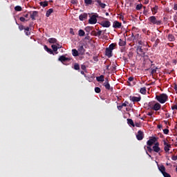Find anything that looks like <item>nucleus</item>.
Here are the masks:
<instances>
[{
  "label": "nucleus",
  "instance_id": "1",
  "mask_svg": "<svg viewBox=\"0 0 177 177\" xmlns=\"http://www.w3.org/2000/svg\"><path fill=\"white\" fill-rule=\"evenodd\" d=\"M156 99L161 104H164L167 100H168V95L165 93H162L160 95H156Z\"/></svg>",
  "mask_w": 177,
  "mask_h": 177
},
{
  "label": "nucleus",
  "instance_id": "2",
  "mask_svg": "<svg viewBox=\"0 0 177 177\" xmlns=\"http://www.w3.org/2000/svg\"><path fill=\"white\" fill-rule=\"evenodd\" d=\"M148 21L151 24L160 26L161 25V21H158L156 16H151L148 18Z\"/></svg>",
  "mask_w": 177,
  "mask_h": 177
},
{
  "label": "nucleus",
  "instance_id": "3",
  "mask_svg": "<svg viewBox=\"0 0 177 177\" xmlns=\"http://www.w3.org/2000/svg\"><path fill=\"white\" fill-rule=\"evenodd\" d=\"M152 149L155 153H158V154L162 153V150H161V148H160L159 142L155 143L154 145L152 147Z\"/></svg>",
  "mask_w": 177,
  "mask_h": 177
},
{
  "label": "nucleus",
  "instance_id": "4",
  "mask_svg": "<svg viewBox=\"0 0 177 177\" xmlns=\"http://www.w3.org/2000/svg\"><path fill=\"white\" fill-rule=\"evenodd\" d=\"M136 50L140 56H145L146 55V48H142V46H138Z\"/></svg>",
  "mask_w": 177,
  "mask_h": 177
},
{
  "label": "nucleus",
  "instance_id": "5",
  "mask_svg": "<svg viewBox=\"0 0 177 177\" xmlns=\"http://www.w3.org/2000/svg\"><path fill=\"white\" fill-rule=\"evenodd\" d=\"M97 15H93L91 17V18L88 19L89 24H96L97 23Z\"/></svg>",
  "mask_w": 177,
  "mask_h": 177
},
{
  "label": "nucleus",
  "instance_id": "6",
  "mask_svg": "<svg viewBox=\"0 0 177 177\" xmlns=\"http://www.w3.org/2000/svg\"><path fill=\"white\" fill-rule=\"evenodd\" d=\"M156 142H157V138H156V137H152L151 138H150V139L147 142V146L151 147L153 145H156Z\"/></svg>",
  "mask_w": 177,
  "mask_h": 177
},
{
  "label": "nucleus",
  "instance_id": "7",
  "mask_svg": "<svg viewBox=\"0 0 177 177\" xmlns=\"http://www.w3.org/2000/svg\"><path fill=\"white\" fill-rule=\"evenodd\" d=\"M58 60H59V62H62L63 63V64H64V63H66V62H70V60H71V58L66 57V56H64V55H61L59 57Z\"/></svg>",
  "mask_w": 177,
  "mask_h": 177
},
{
  "label": "nucleus",
  "instance_id": "8",
  "mask_svg": "<svg viewBox=\"0 0 177 177\" xmlns=\"http://www.w3.org/2000/svg\"><path fill=\"white\" fill-rule=\"evenodd\" d=\"M136 138L138 140H143V138H145V133L143 131L139 130L138 131V134L136 135Z\"/></svg>",
  "mask_w": 177,
  "mask_h": 177
},
{
  "label": "nucleus",
  "instance_id": "9",
  "mask_svg": "<svg viewBox=\"0 0 177 177\" xmlns=\"http://www.w3.org/2000/svg\"><path fill=\"white\" fill-rule=\"evenodd\" d=\"M100 26H102V27H105L106 28H109V27L111 26V22H110L109 21H102L100 23Z\"/></svg>",
  "mask_w": 177,
  "mask_h": 177
},
{
  "label": "nucleus",
  "instance_id": "10",
  "mask_svg": "<svg viewBox=\"0 0 177 177\" xmlns=\"http://www.w3.org/2000/svg\"><path fill=\"white\" fill-rule=\"evenodd\" d=\"M164 150L166 153H169V149H171V145L168 144V142H167V141L164 140Z\"/></svg>",
  "mask_w": 177,
  "mask_h": 177
},
{
  "label": "nucleus",
  "instance_id": "11",
  "mask_svg": "<svg viewBox=\"0 0 177 177\" xmlns=\"http://www.w3.org/2000/svg\"><path fill=\"white\" fill-rule=\"evenodd\" d=\"M105 55L109 58L112 57H113V50H110V48H106Z\"/></svg>",
  "mask_w": 177,
  "mask_h": 177
},
{
  "label": "nucleus",
  "instance_id": "12",
  "mask_svg": "<svg viewBox=\"0 0 177 177\" xmlns=\"http://www.w3.org/2000/svg\"><path fill=\"white\" fill-rule=\"evenodd\" d=\"M103 86H105V89H106L107 91H110L111 92H113V87H111V86H110L109 82H104L103 84Z\"/></svg>",
  "mask_w": 177,
  "mask_h": 177
},
{
  "label": "nucleus",
  "instance_id": "13",
  "mask_svg": "<svg viewBox=\"0 0 177 177\" xmlns=\"http://www.w3.org/2000/svg\"><path fill=\"white\" fill-rule=\"evenodd\" d=\"M161 109V104L158 102H156L153 104V107H152V110H154L155 111H158V110Z\"/></svg>",
  "mask_w": 177,
  "mask_h": 177
},
{
  "label": "nucleus",
  "instance_id": "14",
  "mask_svg": "<svg viewBox=\"0 0 177 177\" xmlns=\"http://www.w3.org/2000/svg\"><path fill=\"white\" fill-rule=\"evenodd\" d=\"M30 15V18L32 20H35V17H37L38 16V11H33V12H29Z\"/></svg>",
  "mask_w": 177,
  "mask_h": 177
},
{
  "label": "nucleus",
  "instance_id": "15",
  "mask_svg": "<svg viewBox=\"0 0 177 177\" xmlns=\"http://www.w3.org/2000/svg\"><path fill=\"white\" fill-rule=\"evenodd\" d=\"M122 24L120 22H118V21H115L113 24V28H120L122 27Z\"/></svg>",
  "mask_w": 177,
  "mask_h": 177
},
{
  "label": "nucleus",
  "instance_id": "16",
  "mask_svg": "<svg viewBox=\"0 0 177 177\" xmlns=\"http://www.w3.org/2000/svg\"><path fill=\"white\" fill-rule=\"evenodd\" d=\"M87 18H88V14L86 13L82 14L79 16V19L80 21H84V20H85V19H87Z\"/></svg>",
  "mask_w": 177,
  "mask_h": 177
},
{
  "label": "nucleus",
  "instance_id": "17",
  "mask_svg": "<svg viewBox=\"0 0 177 177\" xmlns=\"http://www.w3.org/2000/svg\"><path fill=\"white\" fill-rule=\"evenodd\" d=\"M131 102H140V100H142V97L139 96V97H135V96H133L131 97Z\"/></svg>",
  "mask_w": 177,
  "mask_h": 177
},
{
  "label": "nucleus",
  "instance_id": "18",
  "mask_svg": "<svg viewBox=\"0 0 177 177\" xmlns=\"http://www.w3.org/2000/svg\"><path fill=\"white\" fill-rule=\"evenodd\" d=\"M151 10L152 12V15H156L158 12V6H155L154 7L151 8Z\"/></svg>",
  "mask_w": 177,
  "mask_h": 177
},
{
  "label": "nucleus",
  "instance_id": "19",
  "mask_svg": "<svg viewBox=\"0 0 177 177\" xmlns=\"http://www.w3.org/2000/svg\"><path fill=\"white\" fill-rule=\"evenodd\" d=\"M96 80L97 81V82H104V75H101L99 77H96Z\"/></svg>",
  "mask_w": 177,
  "mask_h": 177
},
{
  "label": "nucleus",
  "instance_id": "20",
  "mask_svg": "<svg viewBox=\"0 0 177 177\" xmlns=\"http://www.w3.org/2000/svg\"><path fill=\"white\" fill-rule=\"evenodd\" d=\"M167 39L170 42H174V41H175V36L172 34H169Z\"/></svg>",
  "mask_w": 177,
  "mask_h": 177
},
{
  "label": "nucleus",
  "instance_id": "21",
  "mask_svg": "<svg viewBox=\"0 0 177 177\" xmlns=\"http://www.w3.org/2000/svg\"><path fill=\"white\" fill-rule=\"evenodd\" d=\"M95 2H97V3H98V5L102 8L104 9V8H106V4L102 3L101 0H95Z\"/></svg>",
  "mask_w": 177,
  "mask_h": 177
},
{
  "label": "nucleus",
  "instance_id": "22",
  "mask_svg": "<svg viewBox=\"0 0 177 177\" xmlns=\"http://www.w3.org/2000/svg\"><path fill=\"white\" fill-rule=\"evenodd\" d=\"M72 55L75 57H77V56H80V53H78V50H77V49L74 48L72 50Z\"/></svg>",
  "mask_w": 177,
  "mask_h": 177
},
{
  "label": "nucleus",
  "instance_id": "23",
  "mask_svg": "<svg viewBox=\"0 0 177 177\" xmlns=\"http://www.w3.org/2000/svg\"><path fill=\"white\" fill-rule=\"evenodd\" d=\"M158 169L159 171L161 172L162 174H163L164 173H165V167L164 165H160L158 166Z\"/></svg>",
  "mask_w": 177,
  "mask_h": 177
},
{
  "label": "nucleus",
  "instance_id": "24",
  "mask_svg": "<svg viewBox=\"0 0 177 177\" xmlns=\"http://www.w3.org/2000/svg\"><path fill=\"white\" fill-rule=\"evenodd\" d=\"M52 13H53V8L48 9L46 12V17H49Z\"/></svg>",
  "mask_w": 177,
  "mask_h": 177
},
{
  "label": "nucleus",
  "instance_id": "25",
  "mask_svg": "<svg viewBox=\"0 0 177 177\" xmlns=\"http://www.w3.org/2000/svg\"><path fill=\"white\" fill-rule=\"evenodd\" d=\"M78 52H80V53H81V55L85 53V48H84V46H80L78 48Z\"/></svg>",
  "mask_w": 177,
  "mask_h": 177
},
{
  "label": "nucleus",
  "instance_id": "26",
  "mask_svg": "<svg viewBox=\"0 0 177 177\" xmlns=\"http://www.w3.org/2000/svg\"><path fill=\"white\" fill-rule=\"evenodd\" d=\"M24 32L26 35L29 36L31 35V32H30V27H26L24 28Z\"/></svg>",
  "mask_w": 177,
  "mask_h": 177
},
{
  "label": "nucleus",
  "instance_id": "27",
  "mask_svg": "<svg viewBox=\"0 0 177 177\" xmlns=\"http://www.w3.org/2000/svg\"><path fill=\"white\" fill-rule=\"evenodd\" d=\"M44 49H45V50H46V52H48V53H50V55H53V50H52V49L48 48V46L46 45L44 46Z\"/></svg>",
  "mask_w": 177,
  "mask_h": 177
},
{
  "label": "nucleus",
  "instance_id": "28",
  "mask_svg": "<svg viewBox=\"0 0 177 177\" xmlns=\"http://www.w3.org/2000/svg\"><path fill=\"white\" fill-rule=\"evenodd\" d=\"M92 27L91 26H87L84 28L86 32H87V35H89V32H91V31H92Z\"/></svg>",
  "mask_w": 177,
  "mask_h": 177
},
{
  "label": "nucleus",
  "instance_id": "29",
  "mask_svg": "<svg viewBox=\"0 0 177 177\" xmlns=\"http://www.w3.org/2000/svg\"><path fill=\"white\" fill-rule=\"evenodd\" d=\"M40 6H42V8H46L48 6V1H41L39 3Z\"/></svg>",
  "mask_w": 177,
  "mask_h": 177
},
{
  "label": "nucleus",
  "instance_id": "30",
  "mask_svg": "<svg viewBox=\"0 0 177 177\" xmlns=\"http://www.w3.org/2000/svg\"><path fill=\"white\" fill-rule=\"evenodd\" d=\"M115 46H117V44H114V43H112L109 45V49L111 50H114V48H115Z\"/></svg>",
  "mask_w": 177,
  "mask_h": 177
},
{
  "label": "nucleus",
  "instance_id": "31",
  "mask_svg": "<svg viewBox=\"0 0 177 177\" xmlns=\"http://www.w3.org/2000/svg\"><path fill=\"white\" fill-rule=\"evenodd\" d=\"M48 42L49 44H56V42H57V39H56L55 38H49Z\"/></svg>",
  "mask_w": 177,
  "mask_h": 177
},
{
  "label": "nucleus",
  "instance_id": "32",
  "mask_svg": "<svg viewBox=\"0 0 177 177\" xmlns=\"http://www.w3.org/2000/svg\"><path fill=\"white\" fill-rule=\"evenodd\" d=\"M146 92H147L146 87H142L140 89V93H142V95H146Z\"/></svg>",
  "mask_w": 177,
  "mask_h": 177
},
{
  "label": "nucleus",
  "instance_id": "33",
  "mask_svg": "<svg viewBox=\"0 0 177 177\" xmlns=\"http://www.w3.org/2000/svg\"><path fill=\"white\" fill-rule=\"evenodd\" d=\"M127 124H129V125H131V127H135V123H133V120L132 119H127Z\"/></svg>",
  "mask_w": 177,
  "mask_h": 177
},
{
  "label": "nucleus",
  "instance_id": "34",
  "mask_svg": "<svg viewBox=\"0 0 177 177\" xmlns=\"http://www.w3.org/2000/svg\"><path fill=\"white\" fill-rule=\"evenodd\" d=\"M127 42L124 41L122 39H120L119 46H125Z\"/></svg>",
  "mask_w": 177,
  "mask_h": 177
},
{
  "label": "nucleus",
  "instance_id": "35",
  "mask_svg": "<svg viewBox=\"0 0 177 177\" xmlns=\"http://www.w3.org/2000/svg\"><path fill=\"white\" fill-rule=\"evenodd\" d=\"M15 10L16 12H21V10H23V9L21 8V6H17L15 7Z\"/></svg>",
  "mask_w": 177,
  "mask_h": 177
},
{
  "label": "nucleus",
  "instance_id": "36",
  "mask_svg": "<svg viewBox=\"0 0 177 177\" xmlns=\"http://www.w3.org/2000/svg\"><path fill=\"white\" fill-rule=\"evenodd\" d=\"M84 35H85V31H84V30L82 29L79 30V36L84 37Z\"/></svg>",
  "mask_w": 177,
  "mask_h": 177
},
{
  "label": "nucleus",
  "instance_id": "37",
  "mask_svg": "<svg viewBox=\"0 0 177 177\" xmlns=\"http://www.w3.org/2000/svg\"><path fill=\"white\" fill-rule=\"evenodd\" d=\"M142 8H143V5L142 3L138 4L136 6V10H140V9H142Z\"/></svg>",
  "mask_w": 177,
  "mask_h": 177
},
{
  "label": "nucleus",
  "instance_id": "38",
  "mask_svg": "<svg viewBox=\"0 0 177 177\" xmlns=\"http://www.w3.org/2000/svg\"><path fill=\"white\" fill-rule=\"evenodd\" d=\"M74 70L80 71V64L78 63H75L73 66Z\"/></svg>",
  "mask_w": 177,
  "mask_h": 177
},
{
  "label": "nucleus",
  "instance_id": "39",
  "mask_svg": "<svg viewBox=\"0 0 177 177\" xmlns=\"http://www.w3.org/2000/svg\"><path fill=\"white\" fill-rule=\"evenodd\" d=\"M132 37H134L136 39H140V35L138 33H132Z\"/></svg>",
  "mask_w": 177,
  "mask_h": 177
},
{
  "label": "nucleus",
  "instance_id": "40",
  "mask_svg": "<svg viewBox=\"0 0 177 177\" xmlns=\"http://www.w3.org/2000/svg\"><path fill=\"white\" fill-rule=\"evenodd\" d=\"M51 48H52L53 52H57L58 48H57V45L53 44L51 46Z\"/></svg>",
  "mask_w": 177,
  "mask_h": 177
},
{
  "label": "nucleus",
  "instance_id": "41",
  "mask_svg": "<svg viewBox=\"0 0 177 177\" xmlns=\"http://www.w3.org/2000/svg\"><path fill=\"white\" fill-rule=\"evenodd\" d=\"M134 80L135 78L133 77H129L127 81L129 85H131V82H132Z\"/></svg>",
  "mask_w": 177,
  "mask_h": 177
},
{
  "label": "nucleus",
  "instance_id": "42",
  "mask_svg": "<svg viewBox=\"0 0 177 177\" xmlns=\"http://www.w3.org/2000/svg\"><path fill=\"white\" fill-rule=\"evenodd\" d=\"M153 106H154V102H149L148 104L149 109H151V110H153Z\"/></svg>",
  "mask_w": 177,
  "mask_h": 177
},
{
  "label": "nucleus",
  "instance_id": "43",
  "mask_svg": "<svg viewBox=\"0 0 177 177\" xmlns=\"http://www.w3.org/2000/svg\"><path fill=\"white\" fill-rule=\"evenodd\" d=\"M158 44H160V39H157L155 41V43H154V44H153V46H154L155 48H156V46H158Z\"/></svg>",
  "mask_w": 177,
  "mask_h": 177
},
{
  "label": "nucleus",
  "instance_id": "44",
  "mask_svg": "<svg viewBox=\"0 0 177 177\" xmlns=\"http://www.w3.org/2000/svg\"><path fill=\"white\" fill-rule=\"evenodd\" d=\"M84 3L86 5H92V0H84Z\"/></svg>",
  "mask_w": 177,
  "mask_h": 177
},
{
  "label": "nucleus",
  "instance_id": "45",
  "mask_svg": "<svg viewBox=\"0 0 177 177\" xmlns=\"http://www.w3.org/2000/svg\"><path fill=\"white\" fill-rule=\"evenodd\" d=\"M95 93H100V92H102V90L99 87H95Z\"/></svg>",
  "mask_w": 177,
  "mask_h": 177
},
{
  "label": "nucleus",
  "instance_id": "46",
  "mask_svg": "<svg viewBox=\"0 0 177 177\" xmlns=\"http://www.w3.org/2000/svg\"><path fill=\"white\" fill-rule=\"evenodd\" d=\"M95 37H100L102 35V30H99L98 32L95 33Z\"/></svg>",
  "mask_w": 177,
  "mask_h": 177
},
{
  "label": "nucleus",
  "instance_id": "47",
  "mask_svg": "<svg viewBox=\"0 0 177 177\" xmlns=\"http://www.w3.org/2000/svg\"><path fill=\"white\" fill-rule=\"evenodd\" d=\"M81 68L82 70H83V71H85V73H86V66H85L84 64H82Z\"/></svg>",
  "mask_w": 177,
  "mask_h": 177
},
{
  "label": "nucleus",
  "instance_id": "48",
  "mask_svg": "<svg viewBox=\"0 0 177 177\" xmlns=\"http://www.w3.org/2000/svg\"><path fill=\"white\" fill-rule=\"evenodd\" d=\"M19 20L20 21H28V19H26L24 17H20Z\"/></svg>",
  "mask_w": 177,
  "mask_h": 177
},
{
  "label": "nucleus",
  "instance_id": "49",
  "mask_svg": "<svg viewBox=\"0 0 177 177\" xmlns=\"http://www.w3.org/2000/svg\"><path fill=\"white\" fill-rule=\"evenodd\" d=\"M147 149L149 153H151V151H153V148H151V147H150L149 145L147 147Z\"/></svg>",
  "mask_w": 177,
  "mask_h": 177
},
{
  "label": "nucleus",
  "instance_id": "50",
  "mask_svg": "<svg viewBox=\"0 0 177 177\" xmlns=\"http://www.w3.org/2000/svg\"><path fill=\"white\" fill-rule=\"evenodd\" d=\"M156 73H157V68H152L151 71V74H156Z\"/></svg>",
  "mask_w": 177,
  "mask_h": 177
},
{
  "label": "nucleus",
  "instance_id": "51",
  "mask_svg": "<svg viewBox=\"0 0 177 177\" xmlns=\"http://www.w3.org/2000/svg\"><path fill=\"white\" fill-rule=\"evenodd\" d=\"M163 133H165V135H168V133H169V130L168 129H165L163 130Z\"/></svg>",
  "mask_w": 177,
  "mask_h": 177
},
{
  "label": "nucleus",
  "instance_id": "52",
  "mask_svg": "<svg viewBox=\"0 0 177 177\" xmlns=\"http://www.w3.org/2000/svg\"><path fill=\"white\" fill-rule=\"evenodd\" d=\"M162 175H163L164 177H171V174L167 173V171L163 173Z\"/></svg>",
  "mask_w": 177,
  "mask_h": 177
},
{
  "label": "nucleus",
  "instance_id": "53",
  "mask_svg": "<svg viewBox=\"0 0 177 177\" xmlns=\"http://www.w3.org/2000/svg\"><path fill=\"white\" fill-rule=\"evenodd\" d=\"M70 34H72V35H75V32H74L73 28H70Z\"/></svg>",
  "mask_w": 177,
  "mask_h": 177
},
{
  "label": "nucleus",
  "instance_id": "54",
  "mask_svg": "<svg viewBox=\"0 0 177 177\" xmlns=\"http://www.w3.org/2000/svg\"><path fill=\"white\" fill-rule=\"evenodd\" d=\"M19 30L20 31H23V30H24V26H23V25L19 26Z\"/></svg>",
  "mask_w": 177,
  "mask_h": 177
},
{
  "label": "nucleus",
  "instance_id": "55",
  "mask_svg": "<svg viewBox=\"0 0 177 177\" xmlns=\"http://www.w3.org/2000/svg\"><path fill=\"white\" fill-rule=\"evenodd\" d=\"M122 107H124V106H122V104L118 106V110L121 111L122 110Z\"/></svg>",
  "mask_w": 177,
  "mask_h": 177
},
{
  "label": "nucleus",
  "instance_id": "56",
  "mask_svg": "<svg viewBox=\"0 0 177 177\" xmlns=\"http://www.w3.org/2000/svg\"><path fill=\"white\" fill-rule=\"evenodd\" d=\"M147 13H149V11L147 10H143V15H145V16H147Z\"/></svg>",
  "mask_w": 177,
  "mask_h": 177
},
{
  "label": "nucleus",
  "instance_id": "57",
  "mask_svg": "<svg viewBox=\"0 0 177 177\" xmlns=\"http://www.w3.org/2000/svg\"><path fill=\"white\" fill-rule=\"evenodd\" d=\"M122 105L123 106V107H127V106H128V102H124L123 104H122Z\"/></svg>",
  "mask_w": 177,
  "mask_h": 177
},
{
  "label": "nucleus",
  "instance_id": "58",
  "mask_svg": "<svg viewBox=\"0 0 177 177\" xmlns=\"http://www.w3.org/2000/svg\"><path fill=\"white\" fill-rule=\"evenodd\" d=\"M171 110H177V105H174L171 106Z\"/></svg>",
  "mask_w": 177,
  "mask_h": 177
},
{
  "label": "nucleus",
  "instance_id": "59",
  "mask_svg": "<svg viewBox=\"0 0 177 177\" xmlns=\"http://www.w3.org/2000/svg\"><path fill=\"white\" fill-rule=\"evenodd\" d=\"M138 45H143V41H142L141 40H138Z\"/></svg>",
  "mask_w": 177,
  "mask_h": 177
},
{
  "label": "nucleus",
  "instance_id": "60",
  "mask_svg": "<svg viewBox=\"0 0 177 177\" xmlns=\"http://www.w3.org/2000/svg\"><path fill=\"white\" fill-rule=\"evenodd\" d=\"M165 116H166V118H171V115L169 113H166Z\"/></svg>",
  "mask_w": 177,
  "mask_h": 177
},
{
  "label": "nucleus",
  "instance_id": "61",
  "mask_svg": "<svg viewBox=\"0 0 177 177\" xmlns=\"http://www.w3.org/2000/svg\"><path fill=\"white\" fill-rule=\"evenodd\" d=\"M56 46H57L58 49H60L61 48H63V46L62 45L59 44H57Z\"/></svg>",
  "mask_w": 177,
  "mask_h": 177
},
{
  "label": "nucleus",
  "instance_id": "62",
  "mask_svg": "<svg viewBox=\"0 0 177 177\" xmlns=\"http://www.w3.org/2000/svg\"><path fill=\"white\" fill-rule=\"evenodd\" d=\"M120 20L124 21V15H120Z\"/></svg>",
  "mask_w": 177,
  "mask_h": 177
},
{
  "label": "nucleus",
  "instance_id": "63",
  "mask_svg": "<svg viewBox=\"0 0 177 177\" xmlns=\"http://www.w3.org/2000/svg\"><path fill=\"white\" fill-rule=\"evenodd\" d=\"M174 10H177V4H174Z\"/></svg>",
  "mask_w": 177,
  "mask_h": 177
},
{
  "label": "nucleus",
  "instance_id": "64",
  "mask_svg": "<svg viewBox=\"0 0 177 177\" xmlns=\"http://www.w3.org/2000/svg\"><path fill=\"white\" fill-rule=\"evenodd\" d=\"M174 89H175V91H177V84L174 85Z\"/></svg>",
  "mask_w": 177,
  "mask_h": 177
}]
</instances>
